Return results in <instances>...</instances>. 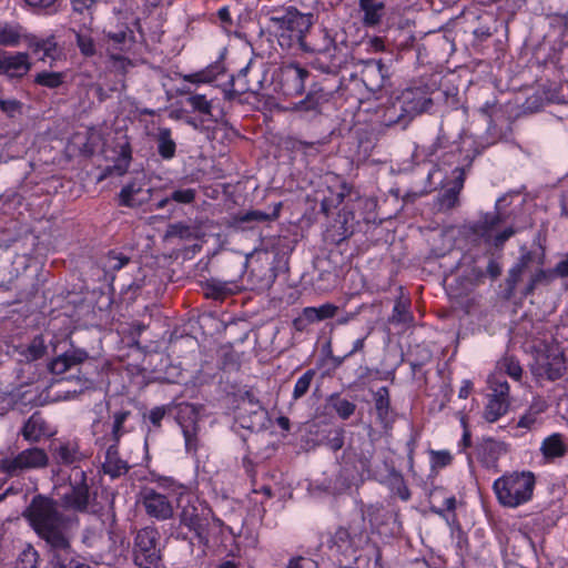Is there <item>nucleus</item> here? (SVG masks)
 I'll return each mask as SVG.
<instances>
[{
	"label": "nucleus",
	"instance_id": "nucleus-13",
	"mask_svg": "<svg viewBox=\"0 0 568 568\" xmlns=\"http://www.w3.org/2000/svg\"><path fill=\"white\" fill-rule=\"evenodd\" d=\"M89 359L87 351L81 348H71L63 354L54 357L48 363V371L51 374L60 375L68 372L70 368L83 364Z\"/></svg>",
	"mask_w": 568,
	"mask_h": 568
},
{
	"label": "nucleus",
	"instance_id": "nucleus-45",
	"mask_svg": "<svg viewBox=\"0 0 568 568\" xmlns=\"http://www.w3.org/2000/svg\"><path fill=\"white\" fill-rule=\"evenodd\" d=\"M34 82L51 89L58 88L62 83V74L58 72H41L36 75Z\"/></svg>",
	"mask_w": 568,
	"mask_h": 568
},
{
	"label": "nucleus",
	"instance_id": "nucleus-15",
	"mask_svg": "<svg viewBox=\"0 0 568 568\" xmlns=\"http://www.w3.org/2000/svg\"><path fill=\"white\" fill-rule=\"evenodd\" d=\"M60 388L63 390L64 399L74 398L87 390L94 388V382L92 378L83 374L82 376H68L58 381Z\"/></svg>",
	"mask_w": 568,
	"mask_h": 568
},
{
	"label": "nucleus",
	"instance_id": "nucleus-11",
	"mask_svg": "<svg viewBox=\"0 0 568 568\" xmlns=\"http://www.w3.org/2000/svg\"><path fill=\"white\" fill-rule=\"evenodd\" d=\"M31 69L28 53L11 54L7 51L0 50V74L13 79L23 78Z\"/></svg>",
	"mask_w": 568,
	"mask_h": 568
},
{
	"label": "nucleus",
	"instance_id": "nucleus-46",
	"mask_svg": "<svg viewBox=\"0 0 568 568\" xmlns=\"http://www.w3.org/2000/svg\"><path fill=\"white\" fill-rule=\"evenodd\" d=\"M345 430L342 427L331 429L325 437V444L334 452L339 450L344 446Z\"/></svg>",
	"mask_w": 568,
	"mask_h": 568
},
{
	"label": "nucleus",
	"instance_id": "nucleus-48",
	"mask_svg": "<svg viewBox=\"0 0 568 568\" xmlns=\"http://www.w3.org/2000/svg\"><path fill=\"white\" fill-rule=\"evenodd\" d=\"M186 102L193 108V110L199 111L203 114H211V102L206 100L203 94H194L186 99Z\"/></svg>",
	"mask_w": 568,
	"mask_h": 568
},
{
	"label": "nucleus",
	"instance_id": "nucleus-37",
	"mask_svg": "<svg viewBox=\"0 0 568 568\" xmlns=\"http://www.w3.org/2000/svg\"><path fill=\"white\" fill-rule=\"evenodd\" d=\"M392 489L403 499L407 500L410 497V491L404 480L403 475L393 468L389 471Z\"/></svg>",
	"mask_w": 568,
	"mask_h": 568
},
{
	"label": "nucleus",
	"instance_id": "nucleus-43",
	"mask_svg": "<svg viewBox=\"0 0 568 568\" xmlns=\"http://www.w3.org/2000/svg\"><path fill=\"white\" fill-rule=\"evenodd\" d=\"M458 189H447L443 194L438 196L439 210L449 211L454 209L458 203Z\"/></svg>",
	"mask_w": 568,
	"mask_h": 568
},
{
	"label": "nucleus",
	"instance_id": "nucleus-55",
	"mask_svg": "<svg viewBox=\"0 0 568 568\" xmlns=\"http://www.w3.org/2000/svg\"><path fill=\"white\" fill-rule=\"evenodd\" d=\"M20 36L18 32L12 29H2L0 30V44L1 45H13L19 42Z\"/></svg>",
	"mask_w": 568,
	"mask_h": 568
},
{
	"label": "nucleus",
	"instance_id": "nucleus-44",
	"mask_svg": "<svg viewBox=\"0 0 568 568\" xmlns=\"http://www.w3.org/2000/svg\"><path fill=\"white\" fill-rule=\"evenodd\" d=\"M206 298L223 300L230 293V290L222 283L207 282L204 287Z\"/></svg>",
	"mask_w": 568,
	"mask_h": 568
},
{
	"label": "nucleus",
	"instance_id": "nucleus-54",
	"mask_svg": "<svg viewBox=\"0 0 568 568\" xmlns=\"http://www.w3.org/2000/svg\"><path fill=\"white\" fill-rule=\"evenodd\" d=\"M408 318H409V316H408L406 304L398 301L394 306L393 315L389 321L392 323H406L408 321Z\"/></svg>",
	"mask_w": 568,
	"mask_h": 568
},
{
	"label": "nucleus",
	"instance_id": "nucleus-41",
	"mask_svg": "<svg viewBox=\"0 0 568 568\" xmlns=\"http://www.w3.org/2000/svg\"><path fill=\"white\" fill-rule=\"evenodd\" d=\"M130 415V410H120L114 413V422L111 430V438L115 444H119L122 435L124 434L123 424Z\"/></svg>",
	"mask_w": 568,
	"mask_h": 568
},
{
	"label": "nucleus",
	"instance_id": "nucleus-57",
	"mask_svg": "<svg viewBox=\"0 0 568 568\" xmlns=\"http://www.w3.org/2000/svg\"><path fill=\"white\" fill-rule=\"evenodd\" d=\"M166 414V408L164 406L154 407L149 413V419L154 427H161V422Z\"/></svg>",
	"mask_w": 568,
	"mask_h": 568
},
{
	"label": "nucleus",
	"instance_id": "nucleus-30",
	"mask_svg": "<svg viewBox=\"0 0 568 568\" xmlns=\"http://www.w3.org/2000/svg\"><path fill=\"white\" fill-rule=\"evenodd\" d=\"M508 407V399L490 396L484 414L485 419L489 423L496 422L498 418H500L504 414L507 413Z\"/></svg>",
	"mask_w": 568,
	"mask_h": 568
},
{
	"label": "nucleus",
	"instance_id": "nucleus-47",
	"mask_svg": "<svg viewBox=\"0 0 568 568\" xmlns=\"http://www.w3.org/2000/svg\"><path fill=\"white\" fill-rule=\"evenodd\" d=\"M143 190L144 189L135 182L129 183L120 192V205L126 206L133 200V196L140 195Z\"/></svg>",
	"mask_w": 568,
	"mask_h": 568
},
{
	"label": "nucleus",
	"instance_id": "nucleus-60",
	"mask_svg": "<svg viewBox=\"0 0 568 568\" xmlns=\"http://www.w3.org/2000/svg\"><path fill=\"white\" fill-rule=\"evenodd\" d=\"M534 260V254L530 251L525 252L519 258L518 263L514 266L519 272L524 273L525 270L529 266V264Z\"/></svg>",
	"mask_w": 568,
	"mask_h": 568
},
{
	"label": "nucleus",
	"instance_id": "nucleus-61",
	"mask_svg": "<svg viewBox=\"0 0 568 568\" xmlns=\"http://www.w3.org/2000/svg\"><path fill=\"white\" fill-rule=\"evenodd\" d=\"M434 462L437 466L444 467L452 462V456L448 452H434Z\"/></svg>",
	"mask_w": 568,
	"mask_h": 568
},
{
	"label": "nucleus",
	"instance_id": "nucleus-7",
	"mask_svg": "<svg viewBox=\"0 0 568 568\" xmlns=\"http://www.w3.org/2000/svg\"><path fill=\"white\" fill-rule=\"evenodd\" d=\"M566 369L564 353L558 347H547L538 353L536 362L531 366V372L536 377L548 381L559 379Z\"/></svg>",
	"mask_w": 568,
	"mask_h": 568
},
{
	"label": "nucleus",
	"instance_id": "nucleus-53",
	"mask_svg": "<svg viewBox=\"0 0 568 568\" xmlns=\"http://www.w3.org/2000/svg\"><path fill=\"white\" fill-rule=\"evenodd\" d=\"M0 110L13 119L22 113V103L18 100H0Z\"/></svg>",
	"mask_w": 568,
	"mask_h": 568
},
{
	"label": "nucleus",
	"instance_id": "nucleus-8",
	"mask_svg": "<svg viewBox=\"0 0 568 568\" xmlns=\"http://www.w3.org/2000/svg\"><path fill=\"white\" fill-rule=\"evenodd\" d=\"M311 73L298 63L283 64L277 74V82L285 95H301L305 90V82Z\"/></svg>",
	"mask_w": 568,
	"mask_h": 568
},
{
	"label": "nucleus",
	"instance_id": "nucleus-12",
	"mask_svg": "<svg viewBox=\"0 0 568 568\" xmlns=\"http://www.w3.org/2000/svg\"><path fill=\"white\" fill-rule=\"evenodd\" d=\"M333 93V90H327L322 83H314L306 97L296 103L293 110L320 114L322 105L332 99Z\"/></svg>",
	"mask_w": 568,
	"mask_h": 568
},
{
	"label": "nucleus",
	"instance_id": "nucleus-59",
	"mask_svg": "<svg viewBox=\"0 0 568 568\" xmlns=\"http://www.w3.org/2000/svg\"><path fill=\"white\" fill-rule=\"evenodd\" d=\"M151 189H144L140 195H134L133 200L126 205L129 207H138L146 203L151 199Z\"/></svg>",
	"mask_w": 568,
	"mask_h": 568
},
{
	"label": "nucleus",
	"instance_id": "nucleus-10",
	"mask_svg": "<svg viewBox=\"0 0 568 568\" xmlns=\"http://www.w3.org/2000/svg\"><path fill=\"white\" fill-rule=\"evenodd\" d=\"M142 504L146 514L156 519L166 520L173 516V507L168 497L154 489L143 491Z\"/></svg>",
	"mask_w": 568,
	"mask_h": 568
},
{
	"label": "nucleus",
	"instance_id": "nucleus-40",
	"mask_svg": "<svg viewBox=\"0 0 568 568\" xmlns=\"http://www.w3.org/2000/svg\"><path fill=\"white\" fill-rule=\"evenodd\" d=\"M315 375V369H308L297 379L293 390L294 399H300L307 393Z\"/></svg>",
	"mask_w": 568,
	"mask_h": 568
},
{
	"label": "nucleus",
	"instance_id": "nucleus-42",
	"mask_svg": "<svg viewBox=\"0 0 568 568\" xmlns=\"http://www.w3.org/2000/svg\"><path fill=\"white\" fill-rule=\"evenodd\" d=\"M516 229L514 226H508L501 232L490 235L487 239L484 240L486 244L493 245L495 248L500 250L503 248L504 244L516 234Z\"/></svg>",
	"mask_w": 568,
	"mask_h": 568
},
{
	"label": "nucleus",
	"instance_id": "nucleus-16",
	"mask_svg": "<svg viewBox=\"0 0 568 568\" xmlns=\"http://www.w3.org/2000/svg\"><path fill=\"white\" fill-rule=\"evenodd\" d=\"M200 409H202V406L185 404L180 410L179 420L182 426L186 444H189L196 434Z\"/></svg>",
	"mask_w": 568,
	"mask_h": 568
},
{
	"label": "nucleus",
	"instance_id": "nucleus-2",
	"mask_svg": "<svg viewBox=\"0 0 568 568\" xmlns=\"http://www.w3.org/2000/svg\"><path fill=\"white\" fill-rule=\"evenodd\" d=\"M534 487L535 476L530 471L506 475L494 484L498 500L508 507H516L528 501L532 496Z\"/></svg>",
	"mask_w": 568,
	"mask_h": 568
},
{
	"label": "nucleus",
	"instance_id": "nucleus-49",
	"mask_svg": "<svg viewBox=\"0 0 568 568\" xmlns=\"http://www.w3.org/2000/svg\"><path fill=\"white\" fill-rule=\"evenodd\" d=\"M490 388L493 390L491 396L497 398L508 399L509 397V385L507 381H501L498 376H494L490 381Z\"/></svg>",
	"mask_w": 568,
	"mask_h": 568
},
{
	"label": "nucleus",
	"instance_id": "nucleus-23",
	"mask_svg": "<svg viewBox=\"0 0 568 568\" xmlns=\"http://www.w3.org/2000/svg\"><path fill=\"white\" fill-rule=\"evenodd\" d=\"M568 447L564 443L560 434H554L547 437L541 445V453L548 460L565 456Z\"/></svg>",
	"mask_w": 568,
	"mask_h": 568
},
{
	"label": "nucleus",
	"instance_id": "nucleus-33",
	"mask_svg": "<svg viewBox=\"0 0 568 568\" xmlns=\"http://www.w3.org/2000/svg\"><path fill=\"white\" fill-rule=\"evenodd\" d=\"M131 161V148L129 143H125L121 148L120 159L112 166H106L103 173V176L111 175L116 173L118 175H123L129 168V163Z\"/></svg>",
	"mask_w": 568,
	"mask_h": 568
},
{
	"label": "nucleus",
	"instance_id": "nucleus-6",
	"mask_svg": "<svg viewBox=\"0 0 568 568\" xmlns=\"http://www.w3.org/2000/svg\"><path fill=\"white\" fill-rule=\"evenodd\" d=\"M180 524L193 531L199 542L202 545L209 544L211 519L221 527L223 523L213 516L211 510L200 508L193 504H187L182 507L179 515Z\"/></svg>",
	"mask_w": 568,
	"mask_h": 568
},
{
	"label": "nucleus",
	"instance_id": "nucleus-51",
	"mask_svg": "<svg viewBox=\"0 0 568 568\" xmlns=\"http://www.w3.org/2000/svg\"><path fill=\"white\" fill-rule=\"evenodd\" d=\"M75 37L77 44L83 55L92 57L95 54V45L91 37L81 33H77Z\"/></svg>",
	"mask_w": 568,
	"mask_h": 568
},
{
	"label": "nucleus",
	"instance_id": "nucleus-38",
	"mask_svg": "<svg viewBox=\"0 0 568 568\" xmlns=\"http://www.w3.org/2000/svg\"><path fill=\"white\" fill-rule=\"evenodd\" d=\"M329 195H326L321 201V212L328 216L331 212L338 207L345 197L344 192H333L331 189H328Z\"/></svg>",
	"mask_w": 568,
	"mask_h": 568
},
{
	"label": "nucleus",
	"instance_id": "nucleus-17",
	"mask_svg": "<svg viewBox=\"0 0 568 568\" xmlns=\"http://www.w3.org/2000/svg\"><path fill=\"white\" fill-rule=\"evenodd\" d=\"M241 400L243 403L247 402L248 404V410L250 415L248 420L246 419V416L244 415L245 408L241 407L239 405V418L242 420V426L245 428H253L255 422H260L263 416V407L260 404V400L255 398L254 394L251 390H246L241 395Z\"/></svg>",
	"mask_w": 568,
	"mask_h": 568
},
{
	"label": "nucleus",
	"instance_id": "nucleus-64",
	"mask_svg": "<svg viewBox=\"0 0 568 568\" xmlns=\"http://www.w3.org/2000/svg\"><path fill=\"white\" fill-rule=\"evenodd\" d=\"M521 275H523L521 272H519L518 270L513 267L509 271L508 276L506 278V286H516L517 283L520 281Z\"/></svg>",
	"mask_w": 568,
	"mask_h": 568
},
{
	"label": "nucleus",
	"instance_id": "nucleus-27",
	"mask_svg": "<svg viewBox=\"0 0 568 568\" xmlns=\"http://www.w3.org/2000/svg\"><path fill=\"white\" fill-rule=\"evenodd\" d=\"M359 7L364 11L363 22L365 26H376L381 22L382 11L384 10L383 2H375V0H359Z\"/></svg>",
	"mask_w": 568,
	"mask_h": 568
},
{
	"label": "nucleus",
	"instance_id": "nucleus-19",
	"mask_svg": "<svg viewBox=\"0 0 568 568\" xmlns=\"http://www.w3.org/2000/svg\"><path fill=\"white\" fill-rule=\"evenodd\" d=\"M504 222L503 215L496 211L494 213H485L481 219L470 225V232L483 240L491 235V232L496 230Z\"/></svg>",
	"mask_w": 568,
	"mask_h": 568
},
{
	"label": "nucleus",
	"instance_id": "nucleus-20",
	"mask_svg": "<svg viewBox=\"0 0 568 568\" xmlns=\"http://www.w3.org/2000/svg\"><path fill=\"white\" fill-rule=\"evenodd\" d=\"M129 470L126 462L119 456L118 444H113L108 448L105 462L103 463V471L112 477H119Z\"/></svg>",
	"mask_w": 568,
	"mask_h": 568
},
{
	"label": "nucleus",
	"instance_id": "nucleus-35",
	"mask_svg": "<svg viewBox=\"0 0 568 568\" xmlns=\"http://www.w3.org/2000/svg\"><path fill=\"white\" fill-rule=\"evenodd\" d=\"M165 237H180L184 240H189L191 237H197V229L191 225H187L183 222H178L174 224H170L165 232Z\"/></svg>",
	"mask_w": 568,
	"mask_h": 568
},
{
	"label": "nucleus",
	"instance_id": "nucleus-62",
	"mask_svg": "<svg viewBox=\"0 0 568 568\" xmlns=\"http://www.w3.org/2000/svg\"><path fill=\"white\" fill-rule=\"evenodd\" d=\"M311 323L312 322L308 321L307 316L304 315V311H303L302 314L293 321V327L298 332H303L307 328V326Z\"/></svg>",
	"mask_w": 568,
	"mask_h": 568
},
{
	"label": "nucleus",
	"instance_id": "nucleus-18",
	"mask_svg": "<svg viewBox=\"0 0 568 568\" xmlns=\"http://www.w3.org/2000/svg\"><path fill=\"white\" fill-rule=\"evenodd\" d=\"M278 216L277 210H275L272 214L265 213L260 210H250L246 212H239L234 214L231 219L230 226L234 229H242L243 224H255V223H264L268 221H273Z\"/></svg>",
	"mask_w": 568,
	"mask_h": 568
},
{
	"label": "nucleus",
	"instance_id": "nucleus-1",
	"mask_svg": "<svg viewBox=\"0 0 568 568\" xmlns=\"http://www.w3.org/2000/svg\"><path fill=\"white\" fill-rule=\"evenodd\" d=\"M37 535L50 546L52 568H91L84 562L71 558L72 548L64 534L67 518L57 510L52 498L37 495L23 511Z\"/></svg>",
	"mask_w": 568,
	"mask_h": 568
},
{
	"label": "nucleus",
	"instance_id": "nucleus-22",
	"mask_svg": "<svg viewBox=\"0 0 568 568\" xmlns=\"http://www.w3.org/2000/svg\"><path fill=\"white\" fill-rule=\"evenodd\" d=\"M374 400L375 409L381 424L384 426V428H388L393 422L392 418L389 417L390 398L388 388L386 386L381 387L374 394Z\"/></svg>",
	"mask_w": 568,
	"mask_h": 568
},
{
	"label": "nucleus",
	"instance_id": "nucleus-4",
	"mask_svg": "<svg viewBox=\"0 0 568 568\" xmlns=\"http://www.w3.org/2000/svg\"><path fill=\"white\" fill-rule=\"evenodd\" d=\"M160 532L154 527H144L136 532L133 545V560L136 568H159L161 550Z\"/></svg>",
	"mask_w": 568,
	"mask_h": 568
},
{
	"label": "nucleus",
	"instance_id": "nucleus-29",
	"mask_svg": "<svg viewBox=\"0 0 568 568\" xmlns=\"http://www.w3.org/2000/svg\"><path fill=\"white\" fill-rule=\"evenodd\" d=\"M53 456L58 463L63 465H71L84 458V455L79 452L78 446H70L69 444H62L55 447Z\"/></svg>",
	"mask_w": 568,
	"mask_h": 568
},
{
	"label": "nucleus",
	"instance_id": "nucleus-5",
	"mask_svg": "<svg viewBox=\"0 0 568 568\" xmlns=\"http://www.w3.org/2000/svg\"><path fill=\"white\" fill-rule=\"evenodd\" d=\"M49 465V456L43 448L30 447L21 450L12 458L0 460V474L7 477L20 476L23 471L30 469H41Z\"/></svg>",
	"mask_w": 568,
	"mask_h": 568
},
{
	"label": "nucleus",
	"instance_id": "nucleus-58",
	"mask_svg": "<svg viewBox=\"0 0 568 568\" xmlns=\"http://www.w3.org/2000/svg\"><path fill=\"white\" fill-rule=\"evenodd\" d=\"M183 78L185 81L191 83L211 82L213 80V77L210 75V72L205 70L192 74H186Z\"/></svg>",
	"mask_w": 568,
	"mask_h": 568
},
{
	"label": "nucleus",
	"instance_id": "nucleus-24",
	"mask_svg": "<svg viewBox=\"0 0 568 568\" xmlns=\"http://www.w3.org/2000/svg\"><path fill=\"white\" fill-rule=\"evenodd\" d=\"M44 420L36 413L24 423L21 434L26 440L38 443L44 436Z\"/></svg>",
	"mask_w": 568,
	"mask_h": 568
},
{
	"label": "nucleus",
	"instance_id": "nucleus-9",
	"mask_svg": "<svg viewBox=\"0 0 568 568\" xmlns=\"http://www.w3.org/2000/svg\"><path fill=\"white\" fill-rule=\"evenodd\" d=\"M312 14H303L298 12L295 8H288L287 9V21H288V29L291 31H297L300 32V44L304 51H311V52H325L328 50L329 45H334V40L328 38L327 36L326 41L327 44L325 47H312L307 44L305 41L304 32H306L312 27Z\"/></svg>",
	"mask_w": 568,
	"mask_h": 568
},
{
	"label": "nucleus",
	"instance_id": "nucleus-63",
	"mask_svg": "<svg viewBox=\"0 0 568 568\" xmlns=\"http://www.w3.org/2000/svg\"><path fill=\"white\" fill-rule=\"evenodd\" d=\"M306 566H314L312 560L305 559L303 557L293 558L287 568H306Z\"/></svg>",
	"mask_w": 568,
	"mask_h": 568
},
{
	"label": "nucleus",
	"instance_id": "nucleus-50",
	"mask_svg": "<svg viewBox=\"0 0 568 568\" xmlns=\"http://www.w3.org/2000/svg\"><path fill=\"white\" fill-rule=\"evenodd\" d=\"M196 190L195 189H181V190H174L170 199L171 201L182 203V204H190L195 201L196 197Z\"/></svg>",
	"mask_w": 568,
	"mask_h": 568
},
{
	"label": "nucleus",
	"instance_id": "nucleus-3",
	"mask_svg": "<svg viewBox=\"0 0 568 568\" xmlns=\"http://www.w3.org/2000/svg\"><path fill=\"white\" fill-rule=\"evenodd\" d=\"M69 490L64 493L57 503V510L59 507L64 510H73L77 513H85L90 506L91 493L88 484V475L80 467L75 466L71 469L69 477ZM54 501V499H52Z\"/></svg>",
	"mask_w": 568,
	"mask_h": 568
},
{
	"label": "nucleus",
	"instance_id": "nucleus-26",
	"mask_svg": "<svg viewBox=\"0 0 568 568\" xmlns=\"http://www.w3.org/2000/svg\"><path fill=\"white\" fill-rule=\"evenodd\" d=\"M336 223L338 225V230H341V239L337 241V243H341L342 241L349 239L354 234L357 221L355 220L354 212L345 206L338 213Z\"/></svg>",
	"mask_w": 568,
	"mask_h": 568
},
{
	"label": "nucleus",
	"instance_id": "nucleus-39",
	"mask_svg": "<svg viewBox=\"0 0 568 568\" xmlns=\"http://www.w3.org/2000/svg\"><path fill=\"white\" fill-rule=\"evenodd\" d=\"M554 271L538 270L527 284L524 295H531L539 284H548L554 278Z\"/></svg>",
	"mask_w": 568,
	"mask_h": 568
},
{
	"label": "nucleus",
	"instance_id": "nucleus-31",
	"mask_svg": "<svg viewBox=\"0 0 568 568\" xmlns=\"http://www.w3.org/2000/svg\"><path fill=\"white\" fill-rule=\"evenodd\" d=\"M338 312V306L326 303L318 307H305L304 315L307 316L308 321L312 323L324 321L327 318H333Z\"/></svg>",
	"mask_w": 568,
	"mask_h": 568
},
{
	"label": "nucleus",
	"instance_id": "nucleus-21",
	"mask_svg": "<svg viewBox=\"0 0 568 568\" xmlns=\"http://www.w3.org/2000/svg\"><path fill=\"white\" fill-rule=\"evenodd\" d=\"M506 452L507 445L493 438H484L478 445V454L486 464H495Z\"/></svg>",
	"mask_w": 568,
	"mask_h": 568
},
{
	"label": "nucleus",
	"instance_id": "nucleus-56",
	"mask_svg": "<svg viewBox=\"0 0 568 568\" xmlns=\"http://www.w3.org/2000/svg\"><path fill=\"white\" fill-rule=\"evenodd\" d=\"M505 367H506V373L509 376H511L516 381H519L521 378L523 369H521V367H520L518 362H515L511 358H506L505 359Z\"/></svg>",
	"mask_w": 568,
	"mask_h": 568
},
{
	"label": "nucleus",
	"instance_id": "nucleus-34",
	"mask_svg": "<svg viewBox=\"0 0 568 568\" xmlns=\"http://www.w3.org/2000/svg\"><path fill=\"white\" fill-rule=\"evenodd\" d=\"M47 353V345L42 335H37L22 353L28 362H34L42 358Z\"/></svg>",
	"mask_w": 568,
	"mask_h": 568
},
{
	"label": "nucleus",
	"instance_id": "nucleus-14",
	"mask_svg": "<svg viewBox=\"0 0 568 568\" xmlns=\"http://www.w3.org/2000/svg\"><path fill=\"white\" fill-rule=\"evenodd\" d=\"M403 111L409 115L420 114L429 110L433 100L420 89H408L402 94Z\"/></svg>",
	"mask_w": 568,
	"mask_h": 568
},
{
	"label": "nucleus",
	"instance_id": "nucleus-25",
	"mask_svg": "<svg viewBox=\"0 0 568 568\" xmlns=\"http://www.w3.org/2000/svg\"><path fill=\"white\" fill-rule=\"evenodd\" d=\"M155 141L158 144V152L162 159L170 160L174 158L176 151V143L172 139V133L170 129L159 128L158 133L155 135Z\"/></svg>",
	"mask_w": 568,
	"mask_h": 568
},
{
	"label": "nucleus",
	"instance_id": "nucleus-28",
	"mask_svg": "<svg viewBox=\"0 0 568 568\" xmlns=\"http://www.w3.org/2000/svg\"><path fill=\"white\" fill-rule=\"evenodd\" d=\"M248 73H250V68L245 67L240 70L236 79L232 78V85L234 87L235 81H237L239 88L237 89L233 88V89L225 91L226 100L231 101V100L235 99L236 97L242 95L247 92L256 93L261 89V82H258L257 84H254V85H251L248 83H243V84L241 83L242 78H245Z\"/></svg>",
	"mask_w": 568,
	"mask_h": 568
},
{
	"label": "nucleus",
	"instance_id": "nucleus-36",
	"mask_svg": "<svg viewBox=\"0 0 568 568\" xmlns=\"http://www.w3.org/2000/svg\"><path fill=\"white\" fill-rule=\"evenodd\" d=\"M39 554L29 544L19 555L13 568H38Z\"/></svg>",
	"mask_w": 568,
	"mask_h": 568
},
{
	"label": "nucleus",
	"instance_id": "nucleus-52",
	"mask_svg": "<svg viewBox=\"0 0 568 568\" xmlns=\"http://www.w3.org/2000/svg\"><path fill=\"white\" fill-rule=\"evenodd\" d=\"M332 542L338 549H347L352 545L351 534L346 528L339 527L332 538Z\"/></svg>",
	"mask_w": 568,
	"mask_h": 568
},
{
	"label": "nucleus",
	"instance_id": "nucleus-32",
	"mask_svg": "<svg viewBox=\"0 0 568 568\" xmlns=\"http://www.w3.org/2000/svg\"><path fill=\"white\" fill-rule=\"evenodd\" d=\"M327 402L342 419H348L356 409L354 403L342 398L338 394H332Z\"/></svg>",
	"mask_w": 568,
	"mask_h": 568
}]
</instances>
